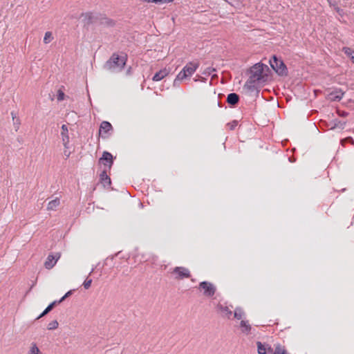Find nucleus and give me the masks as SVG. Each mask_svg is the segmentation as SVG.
Masks as SVG:
<instances>
[{"label": "nucleus", "instance_id": "0eeeda50", "mask_svg": "<svg viewBox=\"0 0 354 354\" xmlns=\"http://www.w3.org/2000/svg\"><path fill=\"white\" fill-rule=\"evenodd\" d=\"M60 257L61 254L59 252H57L54 254H48L46 260L44 262V267L48 270L53 268L56 264L57 261L59 259Z\"/></svg>", "mask_w": 354, "mask_h": 354}, {"label": "nucleus", "instance_id": "7ed1b4c3", "mask_svg": "<svg viewBox=\"0 0 354 354\" xmlns=\"http://www.w3.org/2000/svg\"><path fill=\"white\" fill-rule=\"evenodd\" d=\"M126 64V57L113 54L111 58L105 63L104 68L111 73H117L120 71Z\"/></svg>", "mask_w": 354, "mask_h": 354}, {"label": "nucleus", "instance_id": "412c9836", "mask_svg": "<svg viewBox=\"0 0 354 354\" xmlns=\"http://www.w3.org/2000/svg\"><path fill=\"white\" fill-rule=\"evenodd\" d=\"M245 315L244 311L241 308H236L234 313V318L241 319Z\"/></svg>", "mask_w": 354, "mask_h": 354}, {"label": "nucleus", "instance_id": "bb28decb", "mask_svg": "<svg viewBox=\"0 0 354 354\" xmlns=\"http://www.w3.org/2000/svg\"><path fill=\"white\" fill-rule=\"evenodd\" d=\"M57 101H62L64 99V93L62 92V90H57Z\"/></svg>", "mask_w": 354, "mask_h": 354}, {"label": "nucleus", "instance_id": "1a4fd4ad", "mask_svg": "<svg viewBox=\"0 0 354 354\" xmlns=\"http://www.w3.org/2000/svg\"><path fill=\"white\" fill-rule=\"evenodd\" d=\"M99 162L103 164L105 167L110 169L113 163L112 154L108 151H104L102 156L99 160Z\"/></svg>", "mask_w": 354, "mask_h": 354}, {"label": "nucleus", "instance_id": "2f4dec72", "mask_svg": "<svg viewBox=\"0 0 354 354\" xmlns=\"http://www.w3.org/2000/svg\"><path fill=\"white\" fill-rule=\"evenodd\" d=\"M142 2H145V3H157V0H140Z\"/></svg>", "mask_w": 354, "mask_h": 354}, {"label": "nucleus", "instance_id": "4468645a", "mask_svg": "<svg viewBox=\"0 0 354 354\" xmlns=\"http://www.w3.org/2000/svg\"><path fill=\"white\" fill-rule=\"evenodd\" d=\"M112 129H113V127L110 122H106V121H103L100 124V129H99V133L100 134H102V133L106 134V133H109L111 131H112Z\"/></svg>", "mask_w": 354, "mask_h": 354}, {"label": "nucleus", "instance_id": "58836bf2", "mask_svg": "<svg viewBox=\"0 0 354 354\" xmlns=\"http://www.w3.org/2000/svg\"><path fill=\"white\" fill-rule=\"evenodd\" d=\"M64 154H65L67 157H69V154H70V153H66V151H64Z\"/></svg>", "mask_w": 354, "mask_h": 354}, {"label": "nucleus", "instance_id": "a878e982", "mask_svg": "<svg viewBox=\"0 0 354 354\" xmlns=\"http://www.w3.org/2000/svg\"><path fill=\"white\" fill-rule=\"evenodd\" d=\"M238 125L237 120H233L227 124V127L230 130H234Z\"/></svg>", "mask_w": 354, "mask_h": 354}, {"label": "nucleus", "instance_id": "a211bd4d", "mask_svg": "<svg viewBox=\"0 0 354 354\" xmlns=\"http://www.w3.org/2000/svg\"><path fill=\"white\" fill-rule=\"evenodd\" d=\"M239 100V95L236 93H232L228 95L227 102L232 105H235L238 103Z\"/></svg>", "mask_w": 354, "mask_h": 354}, {"label": "nucleus", "instance_id": "f8f14e48", "mask_svg": "<svg viewBox=\"0 0 354 354\" xmlns=\"http://www.w3.org/2000/svg\"><path fill=\"white\" fill-rule=\"evenodd\" d=\"M61 136L63 145L66 149L68 148L69 143L68 129L66 124H63L61 128Z\"/></svg>", "mask_w": 354, "mask_h": 354}, {"label": "nucleus", "instance_id": "72a5a7b5", "mask_svg": "<svg viewBox=\"0 0 354 354\" xmlns=\"http://www.w3.org/2000/svg\"><path fill=\"white\" fill-rule=\"evenodd\" d=\"M319 91H320V90H317V89L313 90L314 96L316 97L317 95L318 92H319Z\"/></svg>", "mask_w": 354, "mask_h": 354}, {"label": "nucleus", "instance_id": "473e14b6", "mask_svg": "<svg viewBox=\"0 0 354 354\" xmlns=\"http://www.w3.org/2000/svg\"><path fill=\"white\" fill-rule=\"evenodd\" d=\"M273 93L277 95L278 96L279 95V92H280V90H275V89H273L272 90Z\"/></svg>", "mask_w": 354, "mask_h": 354}, {"label": "nucleus", "instance_id": "ea45409f", "mask_svg": "<svg viewBox=\"0 0 354 354\" xmlns=\"http://www.w3.org/2000/svg\"><path fill=\"white\" fill-rule=\"evenodd\" d=\"M64 154H65L67 157H69V154H70V153H66V151H64Z\"/></svg>", "mask_w": 354, "mask_h": 354}, {"label": "nucleus", "instance_id": "4c0bfd02", "mask_svg": "<svg viewBox=\"0 0 354 354\" xmlns=\"http://www.w3.org/2000/svg\"><path fill=\"white\" fill-rule=\"evenodd\" d=\"M11 115H12V119L14 120L15 118V115L13 112L11 113Z\"/></svg>", "mask_w": 354, "mask_h": 354}, {"label": "nucleus", "instance_id": "c756f323", "mask_svg": "<svg viewBox=\"0 0 354 354\" xmlns=\"http://www.w3.org/2000/svg\"><path fill=\"white\" fill-rule=\"evenodd\" d=\"M215 70L214 68H210V67H208L207 68L204 72L203 73V74L204 75H210L212 72H214Z\"/></svg>", "mask_w": 354, "mask_h": 354}, {"label": "nucleus", "instance_id": "f704fd0d", "mask_svg": "<svg viewBox=\"0 0 354 354\" xmlns=\"http://www.w3.org/2000/svg\"><path fill=\"white\" fill-rule=\"evenodd\" d=\"M297 91H299V93H298V94H295V95L299 96V94H300L301 92L305 91L306 90H301V89H299V90H297Z\"/></svg>", "mask_w": 354, "mask_h": 354}, {"label": "nucleus", "instance_id": "e433bc0d", "mask_svg": "<svg viewBox=\"0 0 354 354\" xmlns=\"http://www.w3.org/2000/svg\"><path fill=\"white\" fill-rule=\"evenodd\" d=\"M225 1L229 3L230 4H231L232 6H234V4L232 3V2H230L228 0H224Z\"/></svg>", "mask_w": 354, "mask_h": 354}, {"label": "nucleus", "instance_id": "2eb2a0df", "mask_svg": "<svg viewBox=\"0 0 354 354\" xmlns=\"http://www.w3.org/2000/svg\"><path fill=\"white\" fill-rule=\"evenodd\" d=\"M240 328L242 333L245 335H249L251 333L252 327L248 321L241 320Z\"/></svg>", "mask_w": 354, "mask_h": 354}, {"label": "nucleus", "instance_id": "423d86ee", "mask_svg": "<svg viewBox=\"0 0 354 354\" xmlns=\"http://www.w3.org/2000/svg\"><path fill=\"white\" fill-rule=\"evenodd\" d=\"M198 289L203 291V295L206 297H212L216 292V287L210 282L203 281L199 283Z\"/></svg>", "mask_w": 354, "mask_h": 354}, {"label": "nucleus", "instance_id": "393cba45", "mask_svg": "<svg viewBox=\"0 0 354 354\" xmlns=\"http://www.w3.org/2000/svg\"><path fill=\"white\" fill-rule=\"evenodd\" d=\"M58 322L56 321V320H54L51 322H50L48 325V330H54V329H56L58 327Z\"/></svg>", "mask_w": 354, "mask_h": 354}, {"label": "nucleus", "instance_id": "dca6fc26", "mask_svg": "<svg viewBox=\"0 0 354 354\" xmlns=\"http://www.w3.org/2000/svg\"><path fill=\"white\" fill-rule=\"evenodd\" d=\"M100 182L103 183L104 186H107L111 185V178L107 175V171L104 169L100 175Z\"/></svg>", "mask_w": 354, "mask_h": 354}, {"label": "nucleus", "instance_id": "aec40b11", "mask_svg": "<svg viewBox=\"0 0 354 354\" xmlns=\"http://www.w3.org/2000/svg\"><path fill=\"white\" fill-rule=\"evenodd\" d=\"M342 51L351 59L352 62L354 64V50L350 48L344 47Z\"/></svg>", "mask_w": 354, "mask_h": 354}, {"label": "nucleus", "instance_id": "5701e85b", "mask_svg": "<svg viewBox=\"0 0 354 354\" xmlns=\"http://www.w3.org/2000/svg\"><path fill=\"white\" fill-rule=\"evenodd\" d=\"M28 354H42L36 344L32 343L30 347Z\"/></svg>", "mask_w": 354, "mask_h": 354}, {"label": "nucleus", "instance_id": "4be33fe9", "mask_svg": "<svg viewBox=\"0 0 354 354\" xmlns=\"http://www.w3.org/2000/svg\"><path fill=\"white\" fill-rule=\"evenodd\" d=\"M58 304V301H55L52 302L48 306V307L44 310V312L37 317V319L41 318V317L44 316L47 313H48L53 308L54 306Z\"/></svg>", "mask_w": 354, "mask_h": 354}, {"label": "nucleus", "instance_id": "cd10ccee", "mask_svg": "<svg viewBox=\"0 0 354 354\" xmlns=\"http://www.w3.org/2000/svg\"><path fill=\"white\" fill-rule=\"evenodd\" d=\"M92 283V279L86 278V279L84 281L83 286L85 289H88L91 287V285Z\"/></svg>", "mask_w": 354, "mask_h": 354}, {"label": "nucleus", "instance_id": "6e6552de", "mask_svg": "<svg viewBox=\"0 0 354 354\" xmlns=\"http://www.w3.org/2000/svg\"><path fill=\"white\" fill-rule=\"evenodd\" d=\"M217 310L221 313L222 317L231 319L232 315V306H227L226 304H218L216 306Z\"/></svg>", "mask_w": 354, "mask_h": 354}, {"label": "nucleus", "instance_id": "ddd939ff", "mask_svg": "<svg viewBox=\"0 0 354 354\" xmlns=\"http://www.w3.org/2000/svg\"><path fill=\"white\" fill-rule=\"evenodd\" d=\"M343 93L342 90H334L326 95V97L330 101H339L342 96Z\"/></svg>", "mask_w": 354, "mask_h": 354}, {"label": "nucleus", "instance_id": "f03ea898", "mask_svg": "<svg viewBox=\"0 0 354 354\" xmlns=\"http://www.w3.org/2000/svg\"><path fill=\"white\" fill-rule=\"evenodd\" d=\"M199 65L198 62H189L187 63L174 79V86H179L180 83L189 80L192 75L199 67Z\"/></svg>", "mask_w": 354, "mask_h": 354}, {"label": "nucleus", "instance_id": "7c9ffc66", "mask_svg": "<svg viewBox=\"0 0 354 354\" xmlns=\"http://www.w3.org/2000/svg\"><path fill=\"white\" fill-rule=\"evenodd\" d=\"M174 0H157V3L165 4L174 2Z\"/></svg>", "mask_w": 354, "mask_h": 354}, {"label": "nucleus", "instance_id": "9d476101", "mask_svg": "<svg viewBox=\"0 0 354 354\" xmlns=\"http://www.w3.org/2000/svg\"><path fill=\"white\" fill-rule=\"evenodd\" d=\"M259 354H274V349L270 346L263 344L260 342H257Z\"/></svg>", "mask_w": 354, "mask_h": 354}, {"label": "nucleus", "instance_id": "c9c22d12", "mask_svg": "<svg viewBox=\"0 0 354 354\" xmlns=\"http://www.w3.org/2000/svg\"><path fill=\"white\" fill-rule=\"evenodd\" d=\"M49 96L51 99V100H54V96H55V94L53 93V95H51L50 93H49Z\"/></svg>", "mask_w": 354, "mask_h": 354}, {"label": "nucleus", "instance_id": "9b49d317", "mask_svg": "<svg viewBox=\"0 0 354 354\" xmlns=\"http://www.w3.org/2000/svg\"><path fill=\"white\" fill-rule=\"evenodd\" d=\"M171 71L170 68L165 67L157 72L153 77L152 80L153 81L158 82L162 80L165 77L167 76Z\"/></svg>", "mask_w": 354, "mask_h": 354}, {"label": "nucleus", "instance_id": "b1692460", "mask_svg": "<svg viewBox=\"0 0 354 354\" xmlns=\"http://www.w3.org/2000/svg\"><path fill=\"white\" fill-rule=\"evenodd\" d=\"M53 39V35L50 32H46L44 37V42L47 44L50 43Z\"/></svg>", "mask_w": 354, "mask_h": 354}, {"label": "nucleus", "instance_id": "6ab92c4d", "mask_svg": "<svg viewBox=\"0 0 354 354\" xmlns=\"http://www.w3.org/2000/svg\"><path fill=\"white\" fill-rule=\"evenodd\" d=\"M274 354H288L283 346L279 344L274 345Z\"/></svg>", "mask_w": 354, "mask_h": 354}, {"label": "nucleus", "instance_id": "a19ab883", "mask_svg": "<svg viewBox=\"0 0 354 354\" xmlns=\"http://www.w3.org/2000/svg\"><path fill=\"white\" fill-rule=\"evenodd\" d=\"M263 91L270 93V90L267 89V90H263Z\"/></svg>", "mask_w": 354, "mask_h": 354}, {"label": "nucleus", "instance_id": "f257e3e1", "mask_svg": "<svg viewBox=\"0 0 354 354\" xmlns=\"http://www.w3.org/2000/svg\"><path fill=\"white\" fill-rule=\"evenodd\" d=\"M272 80V75L268 66L262 63H257L250 68V76L246 82L247 88L263 86Z\"/></svg>", "mask_w": 354, "mask_h": 354}, {"label": "nucleus", "instance_id": "c85d7f7f", "mask_svg": "<svg viewBox=\"0 0 354 354\" xmlns=\"http://www.w3.org/2000/svg\"><path fill=\"white\" fill-rule=\"evenodd\" d=\"M72 294V291L70 290L68 292H67L59 301H58V304L62 302L66 298H67L68 297H69Z\"/></svg>", "mask_w": 354, "mask_h": 354}, {"label": "nucleus", "instance_id": "20e7f679", "mask_svg": "<svg viewBox=\"0 0 354 354\" xmlns=\"http://www.w3.org/2000/svg\"><path fill=\"white\" fill-rule=\"evenodd\" d=\"M269 63L271 68L279 76L283 77L288 76V68L281 59H279L277 57V56L273 55L272 59L270 60Z\"/></svg>", "mask_w": 354, "mask_h": 354}, {"label": "nucleus", "instance_id": "f3484780", "mask_svg": "<svg viewBox=\"0 0 354 354\" xmlns=\"http://www.w3.org/2000/svg\"><path fill=\"white\" fill-rule=\"evenodd\" d=\"M60 205V199L56 198L54 200L50 201L47 205V210L55 211Z\"/></svg>", "mask_w": 354, "mask_h": 354}, {"label": "nucleus", "instance_id": "39448f33", "mask_svg": "<svg viewBox=\"0 0 354 354\" xmlns=\"http://www.w3.org/2000/svg\"><path fill=\"white\" fill-rule=\"evenodd\" d=\"M171 274L174 278L176 280H182L184 279H188L191 277V272L189 270L185 267L177 266L172 269Z\"/></svg>", "mask_w": 354, "mask_h": 354}]
</instances>
